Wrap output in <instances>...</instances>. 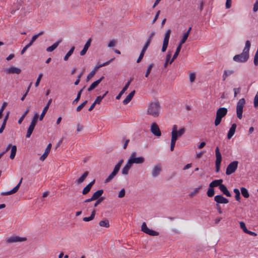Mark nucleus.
<instances>
[{
    "label": "nucleus",
    "instance_id": "f257e3e1",
    "mask_svg": "<svg viewBox=\"0 0 258 258\" xmlns=\"http://www.w3.org/2000/svg\"><path fill=\"white\" fill-rule=\"evenodd\" d=\"M250 45V41L246 40L242 52L240 54L235 55L233 58V60L238 62H246L249 58V51Z\"/></svg>",
    "mask_w": 258,
    "mask_h": 258
},
{
    "label": "nucleus",
    "instance_id": "f03ea898",
    "mask_svg": "<svg viewBox=\"0 0 258 258\" xmlns=\"http://www.w3.org/2000/svg\"><path fill=\"white\" fill-rule=\"evenodd\" d=\"M161 106L158 101L150 102L147 106L146 113L153 117H158L160 116Z\"/></svg>",
    "mask_w": 258,
    "mask_h": 258
},
{
    "label": "nucleus",
    "instance_id": "7ed1b4c3",
    "mask_svg": "<svg viewBox=\"0 0 258 258\" xmlns=\"http://www.w3.org/2000/svg\"><path fill=\"white\" fill-rule=\"evenodd\" d=\"M227 109L225 107H221L217 110L214 122L216 126L220 123L222 118L227 114Z\"/></svg>",
    "mask_w": 258,
    "mask_h": 258
},
{
    "label": "nucleus",
    "instance_id": "20e7f679",
    "mask_svg": "<svg viewBox=\"0 0 258 258\" xmlns=\"http://www.w3.org/2000/svg\"><path fill=\"white\" fill-rule=\"evenodd\" d=\"M137 153L136 152H133L132 153L129 159H128V164H131L132 165L133 164H142L145 161V158L142 157H136Z\"/></svg>",
    "mask_w": 258,
    "mask_h": 258
},
{
    "label": "nucleus",
    "instance_id": "39448f33",
    "mask_svg": "<svg viewBox=\"0 0 258 258\" xmlns=\"http://www.w3.org/2000/svg\"><path fill=\"white\" fill-rule=\"evenodd\" d=\"M245 100L244 98L239 100L236 105V114L237 117L241 119L242 118L243 108L245 105Z\"/></svg>",
    "mask_w": 258,
    "mask_h": 258
},
{
    "label": "nucleus",
    "instance_id": "423d86ee",
    "mask_svg": "<svg viewBox=\"0 0 258 258\" xmlns=\"http://www.w3.org/2000/svg\"><path fill=\"white\" fill-rule=\"evenodd\" d=\"M185 130L184 128H182L179 131H177V126L176 125H174L172 127L171 132V137L173 136L175 137V140H177L178 138L181 137L185 133Z\"/></svg>",
    "mask_w": 258,
    "mask_h": 258
},
{
    "label": "nucleus",
    "instance_id": "0eeeda50",
    "mask_svg": "<svg viewBox=\"0 0 258 258\" xmlns=\"http://www.w3.org/2000/svg\"><path fill=\"white\" fill-rule=\"evenodd\" d=\"M238 162L237 161H234L229 163L227 166L226 174L227 175H229L233 173L237 169L238 167Z\"/></svg>",
    "mask_w": 258,
    "mask_h": 258
},
{
    "label": "nucleus",
    "instance_id": "6e6552de",
    "mask_svg": "<svg viewBox=\"0 0 258 258\" xmlns=\"http://www.w3.org/2000/svg\"><path fill=\"white\" fill-rule=\"evenodd\" d=\"M215 155H216V171L218 172L220 170V164L222 161V156L220 152V150L218 147H217L215 150Z\"/></svg>",
    "mask_w": 258,
    "mask_h": 258
},
{
    "label": "nucleus",
    "instance_id": "1a4fd4ad",
    "mask_svg": "<svg viewBox=\"0 0 258 258\" xmlns=\"http://www.w3.org/2000/svg\"><path fill=\"white\" fill-rule=\"evenodd\" d=\"M170 34H171V30L170 29L167 30L165 33L164 38V40H163V45H162V49H161L162 52H165L167 49V48L168 45V42H169V40Z\"/></svg>",
    "mask_w": 258,
    "mask_h": 258
},
{
    "label": "nucleus",
    "instance_id": "9d476101",
    "mask_svg": "<svg viewBox=\"0 0 258 258\" xmlns=\"http://www.w3.org/2000/svg\"><path fill=\"white\" fill-rule=\"evenodd\" d=\"M26 237H21L17 235H13L6 238V242L8 243L22 242L26 240Z\"/></svg>",
    "mask_w": 258,
    "mask_h": 258
},
{
    "label": "nucleus",
    "instance_id": "9b49d317",
    "mask_svg": "<svg viewBox=\"0 0 258 258\" xmlns=\"http://www.w3.org/2000/svg\"><path fill=\"white\" fill-rule=\"evenodd\" d=\"M150 130L151 133L154 136L158 137H160L161 136L160 130L156 123L153 122L151 124Z\"/></svg>",
    "mask_w": 258,
    "mask_h": 258
},
{
    "label": "nucleus",
    "instance_id": "f8f14e48",
    "mask_svg": "<svg viewBox=\"0 0 258 258\" xmlns=\"http://www.w3.org/2000/svg\"><path fill=\"white\" fill-rule=\"evenodd\" d=\"M214 201L216 202V207H219L220 204H227L229 201L222 195H217L214 197Z\"/></svg>",
    "mask_w": 258,
    "mask_h": 258
},
{
    "label": "nucleus",
    "instance_id": "ddd939ff",
    "mask_svg": "<svg viewBox=\"0 0 258 258\" xmlns=\"http://www.w3.org/2000/svg\"><path fill=\"white\" fill-rule=\"evenodd\" d=\"M162 171V167L161 164H156L153 168L151 172L152 176L153 177L158 176Z\"/></svg>",
    "mask_w": 258,
    "mask_h": 258
},
{
    "label": "nucleus",
    "instance_id": "4468645a",
    "mask_svg": "<svg viewBox=\"0 0 258 258\" xmlns=\"http://www.w3.org/2000/svg\"><path fill=\"white\" fill-rule=\"evenodd\" d=\"M22 181V178L21 179L19 183L14 188H13L12 190H11L9 191H7V192H3L1 194V195H3V196H7V195H10L16 193L18 190V189L20 187V186L21 184Z\"/></svg>",
    "mask_w": 258,
    "mask_h": 258
},
{
    "label": "nucleus",
    "instance_id": "2eb2a0df",
    "mask_svg": "<svg viewBox=\"0 0 258 258\" xmlns=\"http://www.w3.org/2000/svg\"><path fill=\"white\" fill-rule=\"evenodd\" d=\"M91 41H92V39L91 38H90L87 41L86 44H85V45L84 46L83 49L80 52V55L81 56H83L86 53V52L87 51L89 47L90 46Z\"/></svg>",
    "mask_w": 258,
    "mask_h": 258
},
{
    "label": "nucleus",
    "instance_id": "dca6fc26",
    "mask_svg": "<svg viewBox=\"0 0 258 258\" xmlns=\"http://www.w3.org/2000/svg\"><path fill=\"white\" fill-rule=\"evenodd\" d=\"M104 78V77L103 76H102L100 79L94 82L88 88V91L89 92H90L92 91L93 89H94L95 88H96Z\"/></svg>",
    "mask_w": 258,
    "mask_h": 258
},
{
    "label": "nucleus",
    "instance_id": "f3484780",
    "mask_svg": "<svg viewBox=\"0 0 258 258\" xmlns=\"http://www.w3.org/2000/svg\"><path fill=\"white\" fill-rule=\"evenodd\" d=\"M132 81V80L131 79L129 80L125 85L124 87L122 88V90L119 92V93L117 95L116 97V99L117 100H119L120 99L121 96L123 94V93L125 92V91L128 88L131 82Z\"/></svg>",
    "mask_w": 258,
    "mask_h": 258
},
{
    "label": "nucleus",
    "instance_id": "a211bd4d",
    "mask_svg": "<svg viewBox=\"0 0 258 258\" xmlns=\"http://www.w3.org/2000/svg\"><path fill=\"white\" fill-rule=\"evenodd\" d=\"M236 126L237 125L236 123H233L232 124L227 134L228 139H230L233 137L235 132Z\"/></svg>",
    "mask_w": 258,
    "mask_h": 258
},
{
    "label": "nucleus",
    "instance_id": "6ab92c4d",
    "mask_svg": "<svg viewBox=\"0 0 258 258\" xmlns=\"http://www.w3.org/2000/svg\"><path fill=\"white\" fill-rule=\"evenodd\" d=\"M94 183H95V180H93L91 182H90L88 185H87L83 189L82 194L83 195H87V194H88L89 192V191H90L91 187H92V186L93 185Z\"/></svg>",
    "mask_w": 258,
    "mask_h": 258
},
{
    "label": "nucleus",
    "instance_id": "aec40b11",
    "mask_svg": "<svg viewBox=\"0 0 258 258\" xmlns=\"http://www.w3.org/2000/svg\"><path fill=\"white\" fill-rule=\"evenodd\" d=\"M135 90L132 91L123 100V104L124 105L127 104L132 99L135 94Z\"/></svg>",
    "mask_w": 258,
    "mask_h": 258
},
{
    "label": "nucleus",
    "instance_id": "412c9836",
    "mask_svg": "<svg viewBox=\"0 0 258 258\" xmlns=\"http://www.w3.org/2000/svg\"><path fill=\"white\" fill-rule=\"evenodd\" d=\"M62 41V39L60 38L59 40H58L55 43H54L53 44H52L51 46L47 47L46 48V51L47 52H52L55 49H56L58 45L61 43Z\"/></svg>",
    "mask_w": 258,
    "mask_h": 258
},
{
    "label": "nucleus",
    "instance_id": "4be33fe9",
    "mask_svg": "<svg viewBox=\"0 0 258 258\" xmlns=\"http://www.w3.org/2000/svg\"><path fill=\"white\" fill-rule=\"evenodd\" d=\"M6 72L8 74H19L21 72V70L18 68L14 67H10L6 70Z\"/></svg>",
    "mask_w": 258,
    "mask_h": 258
},
{
    "label": "nucleus",
    "instance_id": "5701e85b",
    "mask_svg": "<svg viewBox=\"0 0 258 258\" xmlns=\"http://www.w3.org/2000/svg\"><path fill=\"white\" fill-rule=\"evenodd\" d=\"M222 179L214 180L210 183L209 186L212 188L219 186V188H220V186L222 184Z\"/></svg>",
    "mask_w": 258,
    "mask_h": 258
},
{
    "label": "nucleus",
    "instance_id": "b1692460",
    "mask_svg": "<svg viewBox=\"0 0 258 258\" xmlns=\"http://www.w3.org/2000/svg\"><path fill=\"white\" fill-rule=\"evenodd\" d=\"M219 189L226 196L228 197L231 196V194L224 184H222L220 185Z\"/></svg>",
    "mask_w": 258,
    "mask_h": 258
},
{
    "label": "nucleus",
    "instance_id": "393cba45",
    "mask_svg": "<svg viewBox=\"0 0 258 258\" xmlns=\"http://www.w3.org/2000/svg\"><path fill=\"white\" fill-rule=\"evenodd\" d=\"M88 174H89V172L85 171L79 178H78L77 180H76L75 182L77 184H80L82 183L85 180V179L86 178V177H87Z\"/></svg>",
    "mask_w": 258,
    "mask_h": 258
},
{
    "label": "nucleus",
    "instance_id": "a878e982",
    "mask_svg": "<svg viewBox=\"0 0 258 258\" xmlns=\"http://www.w3.org/2000/svg\"><path fill=\"white\" fill-rule=\"evenodd\" d=\"M132 166V165L131 164H128V161H127L126 164L121 170V173L125 175H127Z\"/></svg>",
    "mask_w": 258,
    "mask_h": 258
},
{
    "label": "nucleus",
    "instance_id": "bb28decb",
    "mask_svg": "<svg viewBox=\"0 0 258 258\" xmlns=\"http://www.w3.org/2000/svg\"><path fill=\"white\" fill-rule=\"evenodd\" d=\"M181 47H182V46H181L180 45H179V44L178 45V46L176 48V51H175L172 59L170 60V61L169 62L170 64H171L173 62V61L176 58V57H177V56L179 54V52L180 51Z\"/></svg>",
    "mask_w": 258,
    "mask_h": 258
},
{
    "label": "nucleus",
    "instance_id": "cd10ccee",
    "mask_svg": "<svg viewBox=\"0 0 258 258\" xmlns=\"http://www.w3.org/2000/svg\"><path fill=\"white\" fill-rule=\"evenodd\" d=\"M123 161H123V159H120L117 162V163L115 165V166L114 167V169H113L112 171L114 172V173H115L117 174L118 173V171H119L120 168L122 164L123 163Z\"/></svg>",
    "mask_w": 258,
    "mask_h": 258
},
{
    "label": "nucleus",
    "instance_id": "c85d7f7f",
    "mask_svg": "<svg viewBox=\"0 0 258 258\" xmlns=\"http://www.w3.org/2000/svg\"><path fill=\"white\" fill-rule=\"evenodd\" d=\"M103 193V189H99L97 190L96 192H95L93 195H92V199H94V200H96L98 199L101 198V196L102 195Z\"/></svg>",
    "mask_w": 258,
    "mask_h": 258
},
{
    "label": "nucleus",
    "instance_id": "c756f323",
    "mask_svg": "<svg viewBox=\"0 0 258 258\" xmlns=\"http://www.w3.org/2000/svg\"><path fill=\"white\" fill-rule=\"evenodd\" d=\"M148 47V46L144 45V46H143V48H142V50L140 53V54L137 60V63L140 62L141 61V60L143 59L144 54H145Z\"/></svg>",
    "mask_w": 258,
    "mask_h": 258
},
{
    "label": "nucleus",
    "instance_id": "7c9ffc66",
    "mask_svg": "<svg viewBox=\"0 0 258 258\" xmlns=\"http://www.w3.org/2000/svg\"><path fill=\"white\" fill-rule=\"evenodd\" d=\"M95 214H96V210L95 209H94L91 212V214L90 216L84 217V218H83V220L84 221H85V222L90 221L92 220L93 219H94Z\"/></svg>",
    "mask_w": 258,
    "mask_h": 258
},
{
    "label": "nucleus",
    "instance_id": "2f4dec72",
    "mask_svg": "<svg viewBox=\"0 0 258 258\" xmlns=\"http://www.w3.org/2000/svg\"><path fill=\"white\" fill-rule=\"evenodd\" d=\"M8 117H9V112L7 114V115H6V116L3 120V123L0 128V134H2L5 128L6 127V122L7 121Z\"/></svg>",
    "mask_w": 258,
    "mask_h": 258
},
{
    "label": "nucleus",
    "instance_id": "473e14b6",
    "mask_svg": "<svg viewBox=\"0 0 258 258\" xmlns=\"http://www.w3.org/2000/svg\"><path fill=\"white\" fill-rule=\"evenodd\" d=\"M233 73L234 71L232 70H225L222 76L223 81H225L229 76L233 74Z\"/></svg>",
    "mask_w": 258,
    "mask_h": 258
},
{
    "label": "nucleus",
    "instance_id": "72a5a7b5",
    "mask_svg": "<svg viewBox=\"0 0 258 258\" xmlns=\"http://www.w3.org/2000/svg\"><path fill=\"white\" fill-rule=\"evenodd\" d=\"M99 225L101 227H104L106 228H108L110 226L109 221L107 219L100 221L99 223Z\"/></svg>",
    "mask_w": 258,
    "mask_h": 258
},
{
    "label": "nucleus",
    "instance_id": "f704fd0d",
    "mask_svg": "<svg viewBox=\"0 0 258 258\" xmlns=\"http://www.w3.org/2000/svg\"><path fill=\"white\" fill-rule=\"evenodd\" d=\"M17 152V147L15 145L12 146L11 147V155L10 156V158L11 159H13L16 154Z\"/></svg>",
    "mask_w": 258,
    "mask_h": 258
},
{
    "label": "nucleus",
    "instance_id": "c9c22d12",
    "mask_svg": "<svg viewBox=\"0 0 258 258\" xmlns=\"http://www.w3.org/2000/svg\"><path fill=\"white\" fill-rule=\"evenodd\" d=\"M108 91H106L103 96H99L97 97L94 103L95 104H99L101 102L102 100L104 98V97L106 95Z\"/></svg>",
    "mask_w": 258,
    "mask_h": 258
},
{
    "label": "nucleus",
    "instance_id": "e433bc0d",
    "mask_svg": "<svg viewBox=\"0 0 258 258\" xmlns=\"http://www.w3.org/2000/svg\"><path fill=\"white\" fill-rule=\"evenodd\" d=\"M85 88V87H84L82 89H81L78 92V94H77V97L75 99V100L73 101V104H75V103H77L80 99V98H81V94L82 93V92L83 91V90L84 89V88Z\"/></svg>",
    "mask_w": 258,
    "mask_h": 258
},
{
    "label": "nucleus",
    "instance_id": "4c0bfd02",
    "mask_svg": "<svg viewBox=\"0 0 258 258\" xmlns=\"http://www.w3.org/2000/svg\"><path fill=\"white\" fill-rule=\"evenodd\" d=\"M240 190L242 195L245 198H248L249 197V192L247 190V189L245 187H241Z\"/></svg>",
    "mask_w": 258,
    "mask_h": 258
},
{
    "label": "nucleus",
    "instance_id": "58836bf2",
    "mask_svg": "<svg viewBox=\"0 0 258 258\" xmlns=\"http://www.w3.org/2000/svg\"><path fill=\"white\" fill-rule=\"evenodd\" d=\"M75 47L74 46L72 47V48L70 49V50L67 52L66 55L64 57V60L67 61L68 60L69 57L73 54Z\"/></svg>",
    "mask_w": 258,
    "mask_h": 258
},
{
    "label": "nucleus",
    "instance_id": "ea45409f",
    "mask_svg": "<svg viewBox=\"0 0 258 258\" xmlns=\"http://www.w3.org/2000/svg\"><path fill=\"white\" fill-rule=\"evenodd\" d=\"M117 174L114 172H112L109 175L107 178L105 180V183H108L110 182Z\"/></svg>",
    "mask_w": 258,
    "mask_h": 258
},
{
    "label": "nucleus",
    "instance_id": "a19ab883",
    "mask_svg": "<svg viewBox=\"0 0 258 258\" xmlns=\"http://www.w3.org/2000/svg\"><path fill=\"white\" fill-rule=\"evenodd\" d=\"M188 37V33H184L183 34V36H182V38L180 40L178 44L180 45L181 46H182V44H184L185 42V41H186Z\"/></svg>",
    "mask_w": 258,
    "mask_h": 258
},
{
    "label": "nucleus",
    "instance_id": "79ce46f5",
    "mask_svg": "<svg viewBox=\"0 0 258 258\" xmlns=\"http://www.w3.org/2000/svg\"><path fill=\"white\" fill-rule=\"evenodd\" d=\"M146 233L151 236H157L159 235L158 232L155 231L150 229H148Z\"/></svg>",
    "mask_w": 258,
    "mask_h": 258
},
{
    "label": "nucleus",
    "instance_id": "37998d69",
    "mask_svg": "<svg viewBox=\"0 0 258 258\" xmlns=\"http://www.w3.org/2000/svg\"><path fill=\"white\" fill-rule=\"evenodd\" d=\"M32 134V121L31 122L29 126L26 137L27 138H30Z\"/></svg>",
    "mask_w": 258,
    "mask_h": 258
},
{
    "label": "nucleus",
    "instance_id": "c03bdc74",
    "mask_svg": "<svg viewBox=\"0 0 258 258\" xmlns=\"http://www.w3.org/2000/svg\"><path fill=\"white\" fill-rule=\"evenodd\" d=\"M202 186L200 185L199 187L194 189V190L189 194L190 197H193L195 195L197 194L199 192Z\"/></svg>",
    "mask_w": 258,
    "mask_h": 258
},
{
    "label": "nucleus",
    "instance_id": "a18cd8bd",
    "mask_svg": "<svg viewBox=\"0 0 258 258\" xmlns=\"http://www.w3.org/2000/svg\"><path fill=\"white\" fill-rule=\"evenodd\" d=\"M207 196L209 197H212L215 194V190L214 188L210 187L208 188L207 192Z\"/></svg>",
    "mask_w": 258,
    "mask_h": 258
},
{
    "label": "nucleus",
    "instance_id": "49530a36",
    "mask_svg": "<svg viewBox=\"0 0 258 258\" xmlns=\"http://www.w3.org/2000/svg\"><path fill=\"white\" fill-rule=\"evenodd\" d=\"M175 139V137H174V136L173 137H171V145H170V150L171 151H173L174 150L176 141H177Z\"/></svg>",
    "mask_w": 258,
    "mask_h": 258
},
{
    "label": "nucleus",
    "instance_id": "de8ad7c7",
    "mask_svg": "<svg viewBox=\"0 0 258 258\" xmlns=\"http://www.w3.org/2000/svg\"><path fill=\"white\" fill-rule=\"evenodd\" d=\"M32 44V38L31 39V40L30 41L29 43L27 44L23 49L22 50H21V54H24V53L26 51V50L29 48L30 47L31 45Z\"/></svg>",
    "mask_w": 258,
    "mask_h": 258
},
{
    "label": "nucleus",
    "instance_id": "09e8293b",
    "mask_svg": "<svg viewBox=\"0 0 258 258\" xmlns=\"http://www.w3.org/2000/svg\"><path fill=\"white\" fill-rule=\"evenodd\" d=\"M87 102H88V101L85 100L83 103H82L80 105H79L76 108L77 111V112L80 111L82 110V109L86 105Z\"/></svg>",
    "mask_w": 258,
    "mask_h": 258
},
{
    "label": "nucleus",
    "instance_id": "8fccbe9b",
    "mask_svg": "<svg viewBox=\"0 0 258 258\" xmlns=\"http://www.w3.org/2000/svg\"><path fill=\"white\" fill-rule=\"evenodd\" d=\"M239 225L240 228L242 229L243 232L246 233L248 230L245 226L244 222L243 221H240L239 222Z\"/></svg>",
    "mask_w": 258,
    "mask_h": 258
},
{
    "label": "nucleus",
    "instance_id": "3c124183",
    "mask_svg": "<svg viewBox=\"0 0 258 258\" xmlns=\"http://www.w3.org/2000/svg\"><path fill=\"white\" fill-rule=\"evenodd\" d=\"M29 111V109L28 108L25 111V112L23 113L22 116L19 118V119L18 120V123L21 124L22 123L24 118H25V117L27 114V113H28Z\"/></svg>",
    "mask_w": 258,
    "mask_h": 258
},
{
    "label": "nucleus",
    "instance_id": "603ef678",
    "mask_svg": "<svg viewBox=\"0 0 258 258\" xmlns=\"http://www.w3.org/2000/svg\"><path fill=\"white\" fill-rule=\"evenodd\" d=\"M170 58H171V54L170 53L167 54L166 56L165 62L164 64V68H166L167 66L168 63H169V62L170 61Z\"/></svg>",
    "mask_w": 258,
    "mask_h": 258
},
{
    "label": "nucleus",
    "instance_id": "864d4df0",
    "mask_svg": "<svg viewBox=\"0 0 258 258\" xmlns=\"http://www.w3.org/2000/svg\"><path fill=\"white\" fill-rule=\"evenodd\" d=\"M153 65H154L153 63H151L150 64H149L148 66L147 70V71H146V73L145 74V77H148L149 75L151 73V70L152 69Z\"/></svg>",
    "mask_w": 258,
    "mask_h": 258
},
{
    "label": "nucleus",
    "instance_id": "5fc2aeb1",
    "mask_svg": "<svg viewBox=\"0 0 258 258\" xmlns=\"http://www.w3.org/2000/svg\"><path fill=\"white\" fill-rule=\"evenodd\" d=\"M48 107L47 106H45L44 108H43V111H42V112L41 113V115H40V116L39 117V119L40 120H41L43 119L44 115H45L47 110H48Z\"/></svg>",
    "mask_w": 258,
    "mask_h": 258
},
{
    "label": "nucleus",
    "instance_id": "6e6d98bb",
    "mask_svg": "<svg viewBox=\"0 0 258 258\" xmlns=\"http://www.w3.org/2000/svg\"><path fill=\"white\" fill-rule=\"evenodd\" d=\"M96 70L94 69L92 70L87 76V81H89L90 79H91L95 74Z\"/></svg>",
    "mask_w": 258,
    "mask_h": 258
},
{
    "label": "nucleus",
    "instance_id": "4d7b16f0",
    "mask_svg": "<svg viewBox=\"0 0 258 258\" xmlns=\"http://www.w3.org/2000/svg\"><path fill=\"white\" fill-rule=\"evenodd\" d=\"M148 228L147 226V224L145 222H143L141 226V230L142 231L144 232V233H146L147 230H148Z\"/></svg>",
    "mask_w": 258,
    "mask_h": 258
},
{
    "label": "nucleus",
    "instance_id": "13d9d810",
    "mask_svg": "<svg viewBox=\"0 0 258 258\" xmlns=\"http://www.w3.org/2000/svg\"><path fill=\"white\" fill-rule=\"evenodd\" d=\"M116 43H117V41L116 40H115V39L111 40L109 42V43L108 44V47H113V46H115Z\"/></svg>",
    "mask_w": 258,
    "mask_h": 258
},
{
    "label": "nucleus",
    "instance_id": "bf43d9fd",
    "mask_svg": "<svg viewBox=\"0 0 258 258\" xmlns=\"http://www.w3.org/2000/svg\"><path fill=\"white\" fill-rule=\"evenodd\" d=\"M38 117L39 114L38 113H35L34 115L33 116V128L36 125Z\"/></svg>",
    "mask_w": 258,
    "mask_h": 258
},
{
    "label": "nucleus",
    "instance_id": "052dcab7",
    "mask_svg": "<svg viewBox=\"0 0 258 258\" xmlns=\"http://www.w3.org/2000/svg\"><path fill=\"white\" fill-rule=\"evenodd\" d=\"M253 63L255 66H257L258 65V51H256L254 56V59H253Z\"/></svg>",
    "mask_w": 258,
    "mask_h": 258
},
{
    "label": "nucleus",
    "instance_id": "680f3d73",
    "mask_svg": "<svg viewBox=\"0 0 258 258\" xmlns=\"http://www.w3.org/2000/svg\"><path fill=\"white\" fill-rule=\"evenodd\" d=\"M125 194V191L124 188H122L121 189V190L119 192L118 197L119 198H122L124 197Z\"/></svg>",
    "mask_w": 258,
    "mask_h": 258
},
{
    "label": "nucleus",
    "instance_id": "e2e57ef3",
    "mask_svg": "<svg viewBox=\"0 0 258 258\" xmlns=\"http://www.w3.org/2000/svg\"><path fill=\"white\" fill-rule=\"evenodd\" d=\"M189 81L190 82H194L196 79V75L194 73H191L189 75Z\"/></svg>",
    "mask_w": 258,
    "mask_h": 258
},
{
    "label": "nucleus",
    "instance_id": "0e129e2a",
    "mask_svg": "<svg viewBox=\"0 0 258 258\" xmlns=\"http://www.w3.org/2000/svg\"><path fill=\"white\" fill-rule=\"evenodd\" d=\"M104 200V198L101 197L97 199V201L95 203L94 206V207H96L99 205Z\"/></svg>",
    "mask_w": 258,
    "mask_h": 258
},
{
    "label": "nucleus",
    "instance_id": "69168bd1",
    "mask_svg": "<svg viewBox=\"0 0 258 258\" xmlns=\"http://www.w3.org/2000/svg\"><path fill=\"white\" fill-rule=\"evenodd\" d=\"M43 76V74L42 73L40 74L38 76V77L36 80V82H35V87L38 86L40 81Z\"/></svg>",
    "mask_w": 258,
    "mask_h": 258
},
{
    "label": "nucleus",
    "instance_id": "338daca9",
    "mask_svg": "<svg viewBox=\"0 0 258 258\" xmlns=\"http://www.w3.org/2000/svg\"><path fill=\"white\" fill-rule=\"evenodd\" d=\"M240 90H241V88L240 87H239V88H234L233 89V91H234V97H236L237 95L240 93Z\"/></svg>",
    "mask_w": 258,
    "mask_h": 258
},
{
    "label": "nucleus",
    "instance_id": "774afa93",
    "mask_svg": "<svg viewBox=\"0 0 258 258\" xmlns=\"http://www.w3.org/2000/svg\"><path fill=\"white\" fill-rule=\"evenodd\" d=\"M258 10V0H256L253 5V11L257 12Z\"/></svg>",
    "mask_w": 258,
    "mask_h": 258
}]
</instances>
